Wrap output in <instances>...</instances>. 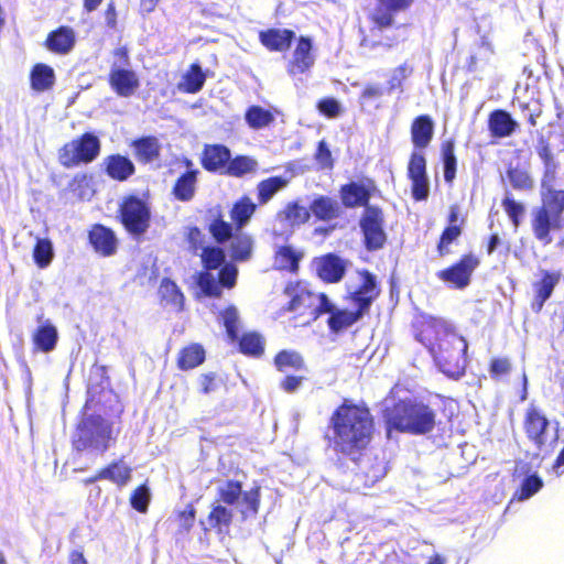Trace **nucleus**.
Instances as JSON below:
<instances>
[{
	"label": "nucleus",
	"mask_w": 564,
	"mask_h": 564,
	"mask_svg": "<svg viewBox=\"0 0 564 564\" xmlns=\"http://www.w3.org/2000/svg\"><path fill=\"white\" fill-rule=\"evenodd\" d=\"M376 417L365 401L345 398L330 413L324 440L339 455L357 460L371 446Z\"/></svg>",
	"instance_id": "nucleus-1"
},
{
	"label": "nucleus",
	"mask_w": 564,
	"mask_h": 564,
	"mask_svg": "<svg viewBox=\"0 0 564 564\" xmlns=\"http://www.w3.org/2000/svg\"><path fill=\"white\" fill-rule=\"evenodd\" d=\"M413 336L430 354L435 367L448 378L464 376L468 343L454 324L429 314H419L412 323Z\"/></svg>",
	"instance_id": "nucleus-2"
},
{
	"label": "nucleus",
	"mask_w": 564,
	"mask_h": 564,
	"mask_svg": "<svg viewBox=\"0 0 564 564\" xmlns=\"http://www.w3.org/2000/svg\"><path fill=\"white\" fill-rule=\"evenodd\" d=\"M381 419L386 435L391 437L393 431L412 435H425L436 426V412L423 401L399 399L384 404Z\"/></svg>",
	"instance_id": "nucleus-3"
},
{
	"label": "nucleus",
	"mask_w": 564,
	"mask_h": 564,
	"mask_svg": "<svg viewBox=\"0 0 564 564\" xmlns=\"http://www.w3.org/2000/svg\"><path fill=\"white\" fill-rule=\"evenodd\" d=\"M202 270L195 275L199 296L219 299L223 289L231 290L238 280V268L226 261V252L220 245H208L199 252Z\"/></svg>",
	"instance_id": "nucleus-4"
},
{
	"label": "nucleus",
	"mask_w": 564,
	"mask_h": 564,
	"mask_svg": "<svg viewBox=\"0 0 564 564\" xmlns=\"http://www.w3.org/2000/svg\"><path fill=\"white\" fill-rule=\"evenodd\" d=\"M289 297L284 312L292 313L291 321L294 327H305L316 322L328 308V295L325 292L314 291L307 282H289L283 290Z\"/></svg>",
	"instance_id": "nucleus-5"
},
{
	"label": "nucleus",
	"mask_w": 564,
	"mask_h": 564,
	"mask_svg": "<svg viewBox=\"0 0 564 564\" xmlns=\"http://www.w3.org/2000/svg\"><path fill=\"white\" fill-rule=\"evenodd\" d=\"M111 441H115L112 423L99 414H90L82 417L76 425L72 446L77 452L94 448L105 453L110 447Z\"/></svg>",
	"instance_id": "nucleus-6"
},
{
	"label": "nucleus",
	"mask_w": 564,
	"mask_h": 564,
	"mask_svg": "<svg viewBox=\"0 0 564 564\" xmlns=\"http://www.w3.org/2000/svg\"><path fill=\"white\" fill-rule=\"evenodd\" d=\"M100 151L99 138L94 132H84L58 149L57 160L65 169L78 167L93 163Z\"/></svg>",
	"instance_id": "nucleus-7"
},
{
	"label": "nucleus",
	"mask_w": 564,
	"mask_h": 564,
	"mask_svg": "<svg viewBox=\"0 0 564 564\" xmlns=\"http://www.w3.org/2000/svg\"><path fill=\"white\" fill-rule=\"evenodd\" d=\"M117 219L129 235L141 238L151 225L148 200L134 194L123 196L117 209Z\"/></svg>",
	"instance_id": "nucleus-8"
},
{
	"label": "nucleus",
	"mask_w": 564,
	"mask_h": 564,
	"mask_svg": "<svg viewBox=\"0 0 564 564\" xmlns=\"http://www.w3.org/2000/svg\"><path fill=\"white\" fill-rule=\"evenodd\" d=\"M358 284H345L344 301L352 306L361 316L370 313L372 304L379 299L381 288L377 276L367 269L356 271Z\"/></svg>",
	"instance_id": "nucleus-9"
},
{
	"label": "nucleus",
	"mask_w": 564,
	"mask_h": 564,
	"mask_svg": "<svg viewBox=\"0 0 564 564\" xmlns=\"http://www.w3.org/2000/svg\"><path fill=\"white\" fill-rule=\"evenodd\" d=\"M564 227L563 212L546 197L542 204L531 212V229L534 238L543 246L553 241L552 234Z\"/></svg>",
	"instance_id": "nucleus-10"
},
{
	"label": "nucleus",
	"mask_w": 564,
	"mask_h": 564,
	"mask_svg": "<svg viewBox=\"0 0 564 564\" xmlns=\"http://www.w3.org/2000/svg\"><path fill=\"white\" fill-rule=\"evenodd\" d=\"M368 20L371 24L368 32H364L360 39V46L375 50L382 47L384 50H391L400 43V40L395 35H387L384 32L387 29L394 25L395 14L389 11L376 8L368 15Z\"/></svg>",
	"instance_id": "nucleus-11"
},
{
	"label": "nucleus",
	"mask_w": 564,
	"mask_h": 564,
	"mask_svg": "<svg viewBox=\"0 0 564 564\" xmlns=\"http://www.w3.org/2000/svg\"><path fill=\"white\" fill-rule=\"evenodd\" d=\"M362 245L367 251H378L388 242V235L384 229L386 219L383 209L378 205H372L364 209L358 221Z\"/></svg>",
	"instance_id": "nucleus-12"
},
{
	"label": "nucleus",
	"mask_w": 564,
	"mask_h": 564,
	"mask_svg": "<svg viewBox=\"0 0 564 564\" xmlns=\"http://www.w3.org/2000/svg\"><path fill=\"white\" fill-rule=\"evenodd\" d=\"M479 265V257L474 252H466L448 267L437 271L436 276L451 289L464 290L470 284Z\"/></svg>",
	"instance_id": "nucleus-13"
},
{
	"label": "nucleus",
	"mask_w": 564,
	"mask_h": 564,
	"mask_svg": "<svg viewBox=\"0 0 564 564\" xmlns=\"http://www.w3.org/2000/svg\"><path fill=\"white\" fill-rule=\"evenodd\" d=\"M408 178L411 181L412 198L416 202L427 199L430 182L426 172V159L422 152L413 151L410 155L406 169Z\"/></svg>",
	"instance_id": "nucleus-14"
},
{
	"label": "nucleus",
	"mask_w": 564,
	"mask_h": 564,
	"mask_svg": "<svg viewBox=\"0 0 564 564\" xmlns=\"http://www.w3.org/2000/svg\"><path fill=\"white\" fill-rule=\"evenodd\" d=\"M550 422L536 406L530 405L523 415L522 427L528 441L535 448L542 449L547 443Z\"/></svg>",
	"instance_id": "nucleus-15"
},
{
	"label": "nucleus",
	"mask_w": 564,
	"mask_h": 564,
	"mask_svg": "<svg viewBox=\"0 0 564 564\" xmlns=\"http://www.w3.org/2000/svg\"><path fill=\"white\" fill-rule=\"evenodd\" d=\"M561 279L562 273L560 271H550L545 269L539 271V278L531 284L532 297L530 301V308L533 313H541L544 304L553 295Z\"/></svg>",
	"instance_id": "nucleus-16"
},
{
	"label": "nucleus",
	"mask_w": 564,
	"mask_h": 564,
	"mask_svg": "<svg viewBox=\"0 0 564 564\" xmlns=\"http://www.w3.org/2000/svg\"><path fill=\"white\" fill-rule=\"evenodd\" d=\"M313 264L316 276L326 284L339 283L348 268V261L334 252L316 257Z\"/></svg>",
	"instance_id": "nucleus-17"
},
{
	"label": "nucleus",
	"mask_w": 564,
	"mask_h": 564,
	"mask_svg": "<svg viewBox=\"0 0 564 564\" xmlns=\"http://www.w3.org/2000/svg\"><path fill=\"white\" fill-rule=\"evenodd\" d=\"M375 189L376 185L372 180H367L365 183H346L339 187L341 204L346 208L364 207V209H367L372 207L369 202Z\"/></svg>",
	"instance_id": "nucleus-18"
},
{
	"label": "nucleus",
	"mask_w": 564,
	"mask_h": 564,
	"mask_svg": "<svg viewBox=\"0 0 564 564\" xmlns=\"http://www.w3.org/2000/svg\"><path fill=\"white\" fill-rule=\"evenodd\" d=\"M312 40L308 36L301 35L296 40L292 56L286 64V72L290 76L305 74L313 67L315 56L312 53Z\"/></svg>",
	"instance_id": "nucleus-19"
},
{
	"label": "nucleus",
	"mask_w": 564,
	"mask_h": 564,
	"mask_svg": "<svg viewBox=\"0 0 564 564\" xmlns=\"http://www.w3.org/2000/svg\"><path fill=\"white\" fill-rule=\"evenodd\" d=\"M107 82L112 91L123 98L131 97L140 87L138 74L126 67L112 66L108 73Z\"/></svg>",
	"instance_id": "nucleus-20"
},
{
	"label": "nucleus",
	"mask_w": 564,
	"mask_h": 564,
	"mask_svg": "<svg viewBox=\"0 0 564 564\" xmlns=\"http://www.w3.org/2000/svg\"><path fill=\"white\" fill-rule=\"evenodd\" d=\"M181 164L186 171L175 180L171 193L180 202H189L196 194L199 171L188 158H182Z\"/></svg>",
	"instance_id": "nucleus-21"
},
{
	"label": "nucleus",
	"mask_w": 564,
	"mask_h": 564,
	"mask_svg": "<svg viewBox=\"0 0 564 564\" xmlns=\"http://www.w3.org/2000/svg\"><path fill=\"white\" fill-rule=\"evenodd\" d=\"M327 306L328 308L325 310V314H328L326 324L332 334H341L364 318L355 308L336 306L329 297Z\"/></svg>",
	"instance_id": "nucleus-22"
},
{
	"label": "nucleus",
	"mask_w": 564,
	"mask_h": 564,
	"mask_svg": "<svg viewBox=\"0 0 564 564\" xmlns=\"http://www.w3.org/2000/svg\"><path fill=\"white\" fill-rule=\"evenodd\" d=\"M88 242L94 251L102 257H111L118 249V239L115 231L102 224H94L90 227Z\"/></svg>",
	"instance_id": "nucleus-23"
},
{
	"label": "nucleus",
	"mask_w": 564,
	"mask_h": 564,
	"mask_svg": "<svg viewBox=\"0 0 564 564\" xmlns=\"http://www.w3.org/2000/svg\"><path fill=\"white\" fill-rule=\"evenodd\" d=\"M232 520V510L221 503H217L212 506L206 521L200 520L199 524L205 533L214 532L217 535H226L230 531Z\"/></svg>",
	"instance_id": "nucleus-24"
},
{
	"label": "nucleus",
	"mask_w": 564,
	"mask_h": 564,
	"mask_svg": "<svg viewBox=\"0 0 564 564\" xmlns=\"http://www.w3.org/2000/svg\"><path fill=\"white\" fill-rule=\"evenodd\" d=\"M76 44V32L68 25H61L48 32L43 46L56 55H66Z\"/></svg>",
	"instance_id": "nucleus-25"
},
{
	"label": "nucleus",
	"mask_w": 564,
	"mask_h": 564,
	"mask_svg": "<svg viewBox=\"0 0 564 564\" xmlns=\"http://www.w3.org/2000/svg\"><path fill=\"white\" fill-rule=\"evenodd\" d=\"M230 154L229 148L224 144H205L199 162L202 167L209 173L221 172L225 174Z\"/></svg>",
	"instance_id": "nucleus-26"
},
{
	"label": "nucleus",
	"mask_w": 564,
	"mask_h": 564,
	"mask_svg": "<svg viewBox=\"0 0 564 564\" xmlns=\"http://www.w3.org/2000/svg\"><path fill=\"white\" fill-rule=\"evenodd\" d=\"M105 174L112 181L126 182L135 173L134 163L120 153L107 155L102 161Z\"/></svg>",
	"instance_id": "nucleus-27"
},
{
	"label": "nucleus",
	"mask_w": 564,
	"mask_h": 564,
	"mask_svg": "<svg viewBox=\"0 0 564 564\" xmlns=\"http://www.w3.org/2000/svg\"><path fill=\"white\" fill-rule=\"evenodd\" d=\"M258 37L269 52H286L295 40V32L291 29L269 28L261 30Z\"/></svg>",
	"instance_id": "nucleus-28"
},
{
	"label": "nucleus",
	"mask_w": 564,
	"mask_h": 564,
	"mask_svg": "<svg viewBox=\"0 0 564 564\" xmlns=\"http://www.w3.org/2000/svg\"><path fill=\"white\" fill-rule=\"evenodd\" d=\"M32 352L48 354L53 351L58 341V332L51 321L41 323L31 335Z\"/></svg>",
	"instance_id": "nucleus-29"
},
{
	"label": "nucleus",
	"mask_w": 564,
	"mask_h": 564,
	"mask_svg": "<svg viewBox=\"0 0 564 564\" xmlns=\"http://www.w3.org/2000/svg\"><path fill=\"white\" fill-rule=\"evenodd\" d=\"M411 142L414 149L424 150L433 140L434 121L429 115L416 116L410 127Z\"/></svg>",
	"instance_id": "nucleus-30"
},
{
	"label": "nucleus",
	"mask_w": 564,
	"mask_h": 564,
	"mask_svg": "<svg viewBox=\"0 0 564 564\" xmlns=\"http://www.w3.org/2000/svg\"><path fill=\"white\" fill-rule=\"evenodd\" d=\"M518 122L505 109H495L488 116V129L492 138L502 139L511 135Z\"/></svg>",
	"instance_id": "nucleus-31"
},
{
	"label": "nucleus",
	"mask_w": 564,
	"mask_h": 564,
	"mask_svg": "<svg viewBox=\"0 0 564 564\" xmlns=\"http://www.w3.org/2000/svg\"><path fill=\"white\" fill-rule=\"evenodd\" d=\"M210 220L207 225V230L213 237L214 241L218 245H224L230 240L236 234V228L231 223L225 219L220 208L210 210Z\"/></svg>",
	"instance_id": "nucleus-32"
},
{
	"label": "nucleus",
	"mask_w": 564,
	"mask_h": 564,
	"mask_svg": "<svg viewBox=\"0 0 564 564\" xmlns=\"http://www.w3.org/2000/svg\"><path fill=\"white\" fill-rule=\"evenodd\" d=\"M130 145L133 148L135 159L142 164L151 163L160 158L161 144L153 135L138 138Z\"/></svg>",
	"instance_id": "nucleus-33"
},
{
	"label": "nucleus",
	"mask_w": 564,
	"mask_h": 564,
	"mask_svg": "<svg viewBox=\"0 0 564 564\" xmlns=\"http://www.w3.org/2000/svg\"><path fill=\"white\" fill-rule=\"evenodd\" d=\"M228 242L231 258L230 262H246L251 259L254 242L249 234L236 230V234Z\"/></svg>",
	"instance_id": "nucleus-34"
},
{
	"label": "nucleus",
	"mask_w": 564,
	"mask_h": 564,
	"mask_svg": "<svg viewBox=\"0 0 564 564\" xmlns=\"http://www.w3.org/2000/svg\"><path fill=\"white\" fill-rule=\"evenodd\" d=\"M310 213L321 221L336 219L340 215V205L338 202L327 195L316 196L310 204Z\"/></svg>",
	"instance_id": "nucleus-35"
},
{
	"label": "nucleus",
	"mask_w": 564,
	"mask_h": 564,
	"mask_svg": "<svg viewBox=\"0 0 564 564\" xmlns=\"http://www.w3.org/2000/svg\"><path fill=\"white\" fill-rule=\"evenodd\" d=\"M205 358L204 347L198 343H192L181 348L176 358V366L183 371L192 370L200 366Z\"/></svg>",
	"instance_id": "nucleus-36"
},
{
	"label": "nucleus",
	"mask_w": 564,
	"mask_h": 564,
	"mask_svg": "<svg viewBox=\"0 0 564 564\" xmlns=\"http://www.w3.org/2000/svg\"><path fill=\"white\" fill-rule=\"evenodd\" d=\"M160 301L164 306H170L176 312L184 308L185 297L178 285L169 278H163L159 286Z\"/></svg>",
	"instance_id": "nucleus-37"
},
{
	"label": "nucleus",
	"mask_w": 564,
	"mask_h": 564,
	"mask_svg": "<svg viewBox=\"0 0 564 564\" xmlns=\"http://www.w3.org/2000/svg\"><path fill=\"white\" fill-rule=\"evenodd\" d=\"M101 469L104 479L109 480L118 488L124 487L132 478V468L124 462L123 457L110 462Z\"/></svg>",
	"instance_id": "nucleus-38"
},
{
	"label": "nucleus",
	"mask_w": 564,
	"mask_h": 564,
	"mask_svg": "<svg viewBox=\"0 0 564 564\" xmlns=\"http://www.w3.org/2000/svg\"><path fill=\"white\" fill-rule=\"evenodd\" d=\"M273 365L279 372L306 370L304 357L296 350L282 349L273 358Z\"/></svg>",
	"instance_id": "nucleus-39"
},
{
	"label": "nucleus",
	"mask_w": 564,
	"mask_h": 564,
	"mask_svg": "<svg viewBox=\"0 0 564 564\" xmlns=\"http://www.w3.org/2000/svg\"><path fill=\"white\" fill-rule=\"evenodd\" d=\"M30 84L34 91L50 90L55 84L54 69L44 63H36L30 72Z\"/></svg>",
	"instance_id": "nucleus-40"
},
{
	"label": "nucleus",
	"mask_w": 564,
	"mask_h": 564,
	"mask_svg": "<svg viewBox=\"0 0 564 564\" xmlns=\"http://www.w3.org/2000/svg\"><path fill=\"white\" fill-rule=\"evenodd\" d=\"M257 204L249 196L243 195L234 203L229 215L236 230H241L256 213Z\"/></svg>",
	"instance_id": "nucleus-41"
},
{
	"label": "nucleus",
	"mask_w": 564,
	"mask_h": 564,
	"mask_svg": "<svg viewBox=\"0 0 564 564\" xmlns=\"http://www.w3.org/2000/svg\"><path fill=\"white\" fill-rule=\"evenodd\" d=\"M441 160L443 163V176L447 185H452L457 173V156L455 154L454 139L444 140L441 143Z\"/></svg>",
	"instance_id": "nucleus-42"
},
{
	"label": "nucleus",
	"mask_w": 564,
	"mask_h": 564,
	"mask_svg": "<svg viewBox=\"0 0 564 564\" xmlns=\"http://www.w3.org/2000/svg\"><path fill=\"white\" fill-rule=\"evenodd\" d=\"M238 350L251 358H260L264 354L265 340L262 335L257 332L243 333L238 339Z\"/></svg>",
	"instance_id": "nucleus-43"
},
{
	"label": "nucleus",
	"mask_w": 564,
	"mask_h": 564,
	"mask_svg": "<svg viewBox=\"0 0 564 564\" xmlns=\"http://www.w3.org/2000/svg\"><path fill=\"white\" fill-rule=\"evenodd\" d=\"M288 184L289 181L281 175L270 176L260 181L257 184L258 205L262 206L268 204L274 195L286 187Z\"/></svg>",
	"instance_id": "nucleus-44"
},
{
	"label": "nucleus",
	"mask_w": 564,
	"mask_h": 564,
	"mask_svg": "<svg viewBox=\"0 0 564 564\" xmlns=\"http://www.w3.org/2000/svg\"><path fill=\"white\" fill-rule=\"evenodd\" d=\"M259 170V163L249 155L239 154L229 158L225 174L232 177H243L249 174H256Z\"/></svg>",
	"instance_id": "nucleus-45"
},
{
	"label": "nucleus",
	"mask_w": 564,
	"mask_h": 564,
	"mask_svg": "<svg viewBox=\"0 0 564 564\" xmlns=\"http://www.w3.org/2000/svg\"><path fill=\"white\" fill-rule=\"evenodd\" d=\"M206 82V74L198 63H193L182 77L178 88L186 94H196L202 90Z\"/></svg>",
	"instance_id": "nucleus-46"
},
{
	"label": "nucleus",
	"mask_w": 564,
	"mask_h": 564,
	"mask_svg": "<svg viewBox=\"0 0 564 564\" xmlns=\"http://www.w3.org/2000/svg\"><path fill=\"white\" fill-rule=\"evenodd\" d=\"M302 253L297 252L292 246H280L274 253V261L280 270L296 273L300 268Z\"/></svg>",
	"instance_id": "nucleus-47"
},
{
	"label": "nucleus",
	"mask_w": 564,
	"mask_h": 564,
	"mask_svg": "<svg viewBox=\"0 0 564 564\" xmlns=\"http://www.w3.org/2000/svg\"><path fill=\"white\" fill-rule=\"evenodd\" d=\"M278 218L288 223L290 226H300L307 223L311 218L310 210L300 205L299 202H289L283 209L278 213Z\"/></svg>",
	"instance_id": "nucleus-48"
},
{
	"label": "nucleus",
	"mask_w": 564,
	"mask_h": 564,
	"mask_svg": "<svg viewBox=\"0 0 564 564\" xmlns=\"http://www.w3.org/2000/svg\"><path fill=\"white\" fill-rule=\"evenodd\" d=\"M245 120L249 128L260 130L273 123L274 115L269 109H264L259 105H252L246 109Z\"/></svg>",
	"instance_id": "nucleus-49"
},
{
	"label": "nucleus",
	"mask_w": 564,
	"mask_h": 564,
	"mask_svg": "<svg viewBox=\"0 0 564 564\" xmlns=\"http://www.w3.org/2000/svg\"><path fill=\"white\" fill-rule=\"evenodd\" d=\"M463 235L462 226H445L436 243V252L441 258L453 253L452 246L457 245Z\"/></svg>",
	"instance_id": "nucleus-50"
},
{
	"label": "nucleus",
	"mask_w": 564,
	"mask_h": 564,
	"mask_svg": "<svg viewBox=\"0 0 564 564\" xmlns=\"http://www.w3.org/2000/svg\"><path fill=\"white\" fill-rule=\"evenodd\" d=\"M240 497L242 498V508L240 509L242 518L256 517L260 510L261 487L253 486L249 490L242 491Z\"/></svg>",
	"instance_id": "nucleus-51"
},
{
	"label": "nucleus",
	"mask_w": 564,
	"mask_h": 564,
	"mask_svg": "<svg viewBox=\"0 0 564 564\" xmlns=\"http://www.w3.org/2000/svg\"><path fill=\"white\" fill-rule=\"evenodd\" d=\"M33 260L40 269L47 268L54 258L53 245L47 238H37L33 248Z\"/></svg>",
	"instance_id": "nucleus-52"
},
{
	"label": "nucleus",
	"mask_w": 564,
	"mask_h": 564,
	"mask_svg": "<svg viewBox=\"0 0 564 564\" xmlns=\"http://www.w3.org/2000/svg\"><path fill=\"white\" fill-rule=\"evenodd\" d=\"M242 494V482L230 479L225 482L224 487L218 488V501L226 506H234L238 502Z\"/></svg>",
	"instance_id": "nucleus-53"
},
{
	"label": "nucleus",
	"mask_w": 564,
	"mask_h": 564,
	"mask_svg": "<svg viewBox=\"0 0 564 564\" xmlns=\"http://www.w3.org/2000/svg\"><path fill=\"white\" fill-rule=\"evenodd\" d=\"M220 315L228 339L230 341H236L239 336V315L237 308L234 305H229L220 313Z\"/></svg>",
	"instance_id": "nucleus-54"
},
{
	"label": "nucleus",
	"mask_w": 564,
	"mask_h": 564,
	"mask_svg": "<svg viewBox=\"0 0 564 564\" xmlns=\"http://www.w3.org/2000/svg\"><path fill=\"white\" fill-rule=\"evenodd\" d=\"M501 205L507 216L509 217L512 226L517 229L520 226L522 217L525 213L524 205L520 202H517L509 194L502 198Z\"/></svg>",
	"instance_id": "nucleus-55"
},
{
	"label": "nucleus",
	"mask_w": 564,
	"mask_h": 564,
	"mask_svg": "<svg viewBox=\"0 0 564 564\" xmlns=\"http://www.w3.org/2000/svg\"><path fill=\"white\" fill-rule=\"evenodd\" d=\"M543 487V480L536 474L527 476L514 492L517 500H525L536 494Z\"/></svg>",
	"instance_id": "nucleus-56"
},
{
	"label": "nucleus",
	"mask_w": 564,
	"mask_h": 564,
	"mask_svg": "<svg viewBox=\"0 0 564 564\" xmlns=\"http://www.w3.org/2000/svg\"><path fill=\"white\" fill-rule=\"evenodd\" d=\"M206 235L198 226H188L185 231V241L193 254H199L206 245Z\"/></svg>",
	"instance_id": "nucleus-57"
},
{
	"label": "nucleus",
	"mask_w": 564,
	"mask_h": 564,
	"mask_svg": "<svg viewBox=\"0 0 564 564\" xmlns=\"http://www.w3.org/2000/svg\"><path fill=\"white\" fill-rule=\"evenodd\" d=\"M150 499V489L145 484H142L131 492L130 503L134 510L144 513L148 511Z\"/></svg>",
	"instance_id": "nucleus-58"
},
{
	"label": "nucleus",
	"mask_w": 564,
	"mask_h": 564,
	"mask_svg": "<svg viewBox=\"0 0 564 564\" xmlns=\"http://www.w3.org/2000/svg\"><path fill=\"white\" fill-rule=\"evenodd\" d=\"M175 517L180 532L189 533L195 523L196 508L192 502H189L183 510H177Z\"/></svg>",
	"instance_id": "nucleus-59"
},
{
	"label": "nucleus",
	"mask_w": 564,
	"mask_h": 564,
	"mask_svg": "<svg viewBox=\"0 0 564 564\" xmlns=\"http://www.w3.org/2000/svg\"><path fill=\"white\" fill-rule=\"evenodd\" d=\"M508 178L514 189L529 191L533 187V181L530 175L518 167L507 171Z\"/></svg>",
	"instance_id": "nucleus-60"
},
{
	"label": "nucleus",
	"mask_w": 564,
	"mask_h": 564,
	"mask_svg": "<svg viewBox=\"0 0 564 564\" xmlns=\"http://www.w3.org/2000/svg\"><path fill=\"white\" fill-rule=\"evenodd\" d=\"M488 371L491 379L500 380L511 371V362L507 357L492 358Z\"/></svg>",
	"instance_id": "nucleus-61"
},
{
	"label": "nucleus",
	"mask_w": 564,
	"mask_h": 564,
	"mask_svg": "<svg viewBox=\"0 0 564 564\" xmlns=\"http://www.w3.org/2000/svg\"><path fill=\"white\" fill-rule=\"evenodd\" d=\"M316 108L319 113L329 119L337 118L341 112L340 104L333 97L319 99L317 101Z\"/></svg>",
	"instance_id": "nucleus-62"
},
{
	"label": "nucleus",
	"mask_w": 564,
	"mask_h": 564,
	"mask_svg": "<svg viewBox=\"0 0 564 564\" xmlns=\"http://www.w3.org/2000/svg\"><path fill=\"white\" fill-rule=\"evenodd\" d=\"M386 475V467L382 463L376 462L368 466V468L362 471L364 484L367 487L373 486L380 479H382Z\"/></svg>",
	"instance_id": "nucleus-63"
},
{
	"label": "nucleus",
	"mask_w": 564,
	"mask_h": 564,
	"mask_svg": "<svg viewBox=\"0 0 564 564\" xmlns=\"http://www.w3.org/2000/svg\"><path fill=\"white\" fill-rule=\"evenodd\" d=\"M315 161L317 162L321 169L332 170L334 167L332 152L324 140L319 141L317 144V149L315 152Z\"/></svg>",
	"instance_id": "nucleus-64"
}]
</instances>
